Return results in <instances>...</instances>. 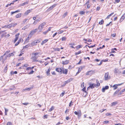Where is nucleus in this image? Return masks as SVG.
<instances>
[{"mask_svg":"<svg viewBox=\"0 0 125 125\" xmlns=\"http://www.w3.org/2000/svg\"><path fill=\"white\" fill-rule=\"evenodd\" d=\"M64 92H62V94H61L60 95V96H61L62 97L64 95Z\"/></svg>","mask_w":125,"mask_h":125,"instance_id":"obj_54","label":"nucleus"},{"mask_svg":"<svg viewBox=\"0 0 125 125\" xmlns=\"http://www.w3.org/2000/svg\"><path fill=\"white\" fill-rule=\"evenodd\" d=\"M17 73V72L16 71H15V72H13V71H11L10 72V73L12 75H13V74H16Z\"/></svg>","mask_w":125,"mask_h":125,"instance_id":"obj_27","label":"nucleus"},{"mask_svg":"<svg viewBox=\"0 0 125 125\" xmlns=\"http://www.w3.org/2000/svg\"><path fill=\"white\" fill-rule=\"evenodd\" d=\"M67 14V12H66L63 15V16L64 18Z\"/></svg>","mask_w":125,"mask_h":125,"instance_id":"obj_37","label":"nucleus"},{"mask_svg":"<svg viewBox=\"0 0 125 125\" xmlns=\"http://www.w3.org/2000/svg\"><path fill=\"white\" fill-rule=\"evenodd\" d=\"M84 83H82L81 85V87H83L84 86Z\"/></svg>","mask_w":125,"mask_h":125,"instance_id":"obj_51","label":"nucleus"},{"mask_svg":"<svg viewBox=\"0 0 125 125\" xmlns=\"http://www.w3.org/2000/svg\"><path fill=\"white\" fill-rule=\"evenodd\" d=\"M23 40L22 38H20L18 41L19 43L20 42H23Z\"/></svg>","mask_w":125,"mask_h":125,"instance_id":"obj_34","label":"nucleus"},{"mask_svg":"<svg viewBox=\"0 0 125 125\" xmlns=\"http://www.w3.org/2000/svg\"><path fill=\"white\" fill-rule=\"evenodd\" d=\"M104 22V21L103 20H102L101 21H100L99 22V23L100 24H103Z\"/></svg>","mask_w":125,"mask_h":125,"instance_id":"obj_38","label":"nucleus"},{"mask_svg":"<svg viewBox=\"0 0 125 125\" xmlns=\"http://www.w3.org/2000/svg\"><path fill=\"white\" fill-rule=\"evenodd\" d=\"M17 25V24L16 23H15L14 24L12 23L5 26L8 28H9L14 27L16 25Z\"/></svg>","mask_w":125,"mask_h":125,"instance_id":"obj_3","label":"nucleus"},{"mask_svg":"<svg viewBox=\"0 0 125 125\" xmlns=\"http://www.w3.org/2000/svg\"><path fill=\"white\" fill-rule=\"evenodd\" d=\"M82 46H83L82 45H78L76 47V49H78L82 47Z\"/></svg>","mask_w":125,"mask_h":125,"instance_id":"obj_28","label":"nucleus"},{"mask_svg":"<svg viewBox=\"0 0 125 125\" xmlns=\"http://www.w3.org/2000/svg\"><path fill=\"white\" fill-rule=\"evenodd\" d=\"M21 13H19L17 14L16 16V18H19L21 16Z\"/></svg>","mask_w":125,"mask_h":125,"instance_id":"obj_24","label":"nucleus"},{"mask_svg":"<svg viewBox=\"0 0 125 125\" xmlns=\"http://www.w3.org/2000/svg\"><path fill=\"white\" fill-rule=\"evenodd\" d=\"M3 56H1L0 57V61H1V60H3Z\"/></svg>","mask_w":125,"mask_h":125,"instance_id":"obj_60","label":"nucleus"},{"mask_svg":"<svg viewBox=\"0 0 125 125\" xmlns=\"http://www.w3.org/2000/svg\"><path fill=\"white\" fill-rule=\"evenodd\" d=\"M93 73V71L92 70H90L87 72L86 74V75H91Z\"/></svg>","mask_w":125,"mask_h":125,"instance_id":"obj_8","label":"nucleus"},{"mask_svg":"<svg viewBox=\"0 0 125 125\" xmlns=\"http://www.w3.org/2000/svg\"><path fill=\"white\" fill-rule=\"evenodd\" d=\"M81 70L80 69V68H79L78 71V72L76 73V74H78L80 72H81Z\"/></svg>","mask_w":125,"mask_h":125,"instance_id":"obj_53","label":"nucleus"},{"mask_svg":"<svg viewBox=\"0 0 125 125\" xmlns=\"http://www.w3.org/2000/svg\"><path fill=\"white\" fill-rule=\"evenodd\" d=\"M60 49L59 48H56L54 50L55 51H60Z\"/></svg>","mask_w":125,"mask_h":125,"instance_id":"obj_39","label":"nucleus"},{"mask_svg":"<svg viewBox=\"0 0 125 125\" xmlns=\"http://www.w3.org/2000/svg\"><path fill=\"white\" fill-rule=\"evenodd\" d=\"M5 31H0V34H1V38H2L4 37H5L6 36V34H7V33L6 32H5L4 33H3V32H4Z\"/></svg>","mask_w":125,"mask_h":125,"instance_id":"obj_2","label":"nucleus"},{"mask_svg":"<svg viewBox=\"0 0 125 125\" xmlns=\"http://www.w3.org/2000/svg\"><path fill=\"white\" fill-rule=\"evenodd\" d=\"M81 111L80 110L79 111V112L78 114L77 115L78 117H80L81 116Z\"/></svg>","mask_w":125,"mask_h":125,"instance_id":"obj_25","label":"nucleus"},{"mask_svg":"<svg viewBox=\"0 0 125 125\" xmlns=\"http://www.w3.org/2000/svg\"><path fill=\"white\" fill-rule=\"evenodd\" d=\"M31 10H28L24 14L25 15H27L30 12Z\"/></svg>","mask_w":125,"mask_h":125,"instance_id":"obj_23","label":"nucleus"},{"mask_svg":"<svg viewBox=\"0 0 125 125\" xmlns=\"http://www.w3.org/2000/svg\"><path fill=\"white\" fill-rule=\"evenodd\" d=\"M39 21V19H36L35 21L33 23V24L35 25H36L37 22L38 21Z\"/></svg>","mask_w":125,"mask_h":125,"instance_id":"obj_31","label":"nucleus"},{"mask_svg":"<svg viewBox=\"0 0 125 125\" xmlns=\"http://www.w3.org/2000/svg\"><path fill=\"white\" fill-rule=\"evenodd\" d=\"M106 115L107 116H108V115H112L111 114L109 113H107L106 114Z\"/></svg>","mask_w":125,"mask_h":125,"instance_id":"obj_56","label":"nucleus"},{"mask_svg":"<svg viewBox=\"0 0 125 125\" xmlns=\"http://www.w3.org/2000/svg\"><path fill=\"white\" fill-rule=\"evenodd\" d=\"M28 2H25L24 3H22V4H21V6H23L24 5H25V4H28Z\"/></svg>","mask_w":125,"mask_h":125,"instance_id":"obj_44","label":"nucleus"},{"mask_svg":"<svg viewBox=\"0 0 125 125\" xmlns=\"http://www.w3.org/2000/svg\"><path fill=\"white\" fill-rule=\"evenodd\" d=\"M86 88L85 87L83 88L82 89V90L84 92H86V91H85Z\"/></svg>","mask_w":125,"mask_h":125,"instance_id":"obj_46","label":"nucleus"},{"mask_svg":"<svg viewBox=\"0 0 125 125\" xmlns=\"http://www.w3.org/2000/svg\"><path fill=\"white\" fill-rule=\"evenodd\" d=\"M18 38V37H15V39L14 40V43H15L16 42Z\"/></svg>","mask_w":125,"mask_h":125,"instance_id":"obj_33","label":"nucleus"},{"mask_svg":"<svg viewBox=\"0 0 125 125\" xmlns=\"http://www.w3.org/2000/svg\"><path fill=\"white\" fill-rule=\"evenodd\" d=\"M54 109V107L53 106H52L51 108H50L49 110V112H51L52 111V110H53Z\"/></svg>","mask_w":125,"mask_h":125,"instance_id":"obj_36","label":"nucleus"},{"mask_svg":"<svg viewBox=\"0 0 125 125\" xmlns=\"http://www.w3.org/2000/svg\"><path fill=\"white\" fill-rule=\"evenodd\" d=\"M7 125H12V123L11 122H8Z\"/></svg>","mask_w":125,"mask_h":125,"instance_id":"obj_49","label":"nucleus"},{"mask_svg":"<svg viewBox=\"0 0 125 125\" xmlns=\"http://www.w3.org/2000/svg\"><path fill=\"white\" fill-rule=\"evenodd\" d=\"M66 38L65 37H62V41H63V40L65 41L66 40Z\"/></svg>","mask_w":125,"mask_h":125,"instance_id":"obj_47","label":"nucleus"},{"mask_svg":"<svg viewBox=\"0 0 125 125\" xmlns=\"http://www.w3.org/2000/svg\"><path fill=\"white\" fill-rule=\"evenodd\" d=\"M33 87H30V88L26 89L25 90H27L28 91H30V90Z\"/></svg>","mask_w":125,"mask_h":125,"instance_id":"obj_43","label":"nucleus"},{"mask_svg":"<svg viewBox=\"0 0 125 125\" xmlns=\"http://www.w3.org/2000/svg\"><path fill=\"white\" fill-rule=\"evenodd\" d=\"M125 18V13L123 14L122 16L121 17V18L120 21V22H122V21H123L124 19Z\"/></svg>","mask_w":125,"mask_h":125,"instance_id":"obj_13","label":"nucleus"},{"mask_svg":"<svg viewBox=\"0 0 125 125\" xmlns=\"http://www.w3.org/2000/svg\"><path fill=\"white\" fill-rule=\"evenodd\" d=\"M56 70L58 72H61L62 71V69L60 68H57L56 69Z\"/></svg>","mask_w":125,"mask_h":125,"instance_id":"obj_19","label":"nucleus"},{"mask_svg":"<svg viewBox=\"0 0 125 125\" xmlns=\"http://www.w3.org/2000/svg\"><path fill=\"white\" fill-rule=\"evenodd\" d=\"M123 84V83H120V84H115L113 85V86H112L113 87H114V90H115L117 88V86H118L120 85Z\"/></svg>","mask_w":125,"mask_h":125,"instance_id":"obj_6","label":"nucleus"},{"mask_svg":"<svg viewBox=\"0 0 125 125\" xmlns=\"http://www.w3.org/2000/svg\"><path fill=\"white\" fill-rule=\"evenodd\" d=\"M48 116L47 115H44L43 116V118L44 119L47 118V117Z\"/></svg>","mask_w":125,"mask_h":125,"instance_id":"obj_40","label":"nucleus"},{"mask_svg":"<svg viewBox=\"0 0 125 125\" xmlns=\"http://www.w3.org/2000/svg\"><path fill=\"white\" fill-rule=\"evenodd\" d=\"M15 53V52H14L10 53H9L8 54L9 57H10L11 56H12L14 55L13 53Z\"/></svg>","mask_w":125,"mask_h":125,"instance_id":"obj_21","label":"nucleus"},{"mask_svg":"<svg viewBox=\"0 0 125 125\" xmlns=\"http://www.w3.org/2000/svg\"><path fill=\"white\" fill-rule=\"evenodd\" d=\"M46 23L45 22H43L39 25L38 28L39 32H40L42 31L43 28L46 25Z\"/></svg>","mask_w":125,"mask_h":125,"instance_id":"obj_1","label":"nucleus"},{"mask_svg":"<svg viewBox=\"0 0 125 125\" xmlns=\"http://www.w3.org/2000/svg\"><path fill=\"white\" fill-rule=\"evenodd\" d=\"M85 12L83 11H80L79 12V14L81 15L84 14L85 13Z\"/></svg>","mask_w":125,"mask_h":125,"instance_id":"obj_41","label":"nucleus"},{"mask_svg":"<svg viewBox=\"0 0 125 125\" xmlns=\"http://www.w3.org/2000/svg\"><path fill=\"white\" fill-rule=\"evenodd\" d=\"M117 102L116 101L115 102L112 103V106H115L117 104Z\"/></svg>","mask_w":125,"mask_h":125,"instance_id":"obj_26","label":"nucleus"},{"mask_svg":"<svg viewBox=\"0 0 125 125\" xmlns=\"http://www.w3.org/2000/svg\"><path fill=\"white\" fill-rule=\"evenodd\" d=\"M81 51H79L78 52H75V55H78L81 53Z\"/></svg>","mask_w":125,"mask_h":125,"instance_id":"obj_32","label":"nucleus"},{"mask_svg":"<svg viewBox=\"0 0 125 125\" xmlns=\"http://www.w3.org/2000/svg\"><path fill=\"white\" fill-rule=\"evenodd\" d=\"M109 73L107 72L105 73L104 75V80L106 81L109 79Z\"/></svg>","mask_w":125,"mask_h":125,"instance_id":"obj_5","label":"nucleus"},{"mask_svg":"<svg viewBox=\"0 0 125 125\" xmlns=\"http://www.w3.org/2000/svg\"><path fill=\"white\" fill-rule=\"evenodd\" d=\"M52 28L51 27H49L48 29L46 31H44L43 32V33L44 34V35H46V34L48 33L49 31H50L51 30V29Z\"/></svg>","mask_w":125,"mask_h":125,"instance_id":"obj_10","label":"nucleus"},{"mask_svg":"<svg viewBox=\"0 0 125 125\" xmlns=\"http://www.w3.org/2000/svg\"><path fill=\"white\" fill-rule=\"evenodd\" d=\"M114 13L113 12L109 14V15H108L106 17V19H108L110 18V17L112 16L114 14Z\"/></svg>","mask_w":125,"mask_h":125,"instance_id":"obj_22","label":"nucleus"},{"mask_svg":"<svg viewBox=\"0 0 125 125\" xmlns=\"http://www.w3.org/2000/svg\"><path fill=\"white\" fill-rule=\"evenodd\" d=\"M39 40H36L33 41L31 43V44L32 46H34L36 45L37 43L39 42Z\"/></svg>","mask_w":125,"mask_h":125,"instance_id":"obj_4","label":"nucleus"},{"mask_svg":"<svg viewBox=\"0 0 125 125\" xmlns=\"http://www.w3.org/2000/svg\"><path fill=\"white\" fill-rule=\"evenodd\" d=\"M50 71H47V72H46V73L47 75H48L50 74Z\"/></svg>","mask_w":125,"mask_h":125,"instance_id":"obj_64","label":"nucleus"},{"mask_svg":"<svg viewBox=\"0 0 125 125\" xmlns=\"http://www.w3.org/2000/svg\"><path fill=\"white\" fill-rule=\"evenodd\" d=\"M37 57L35 56L32 57L31 58V59L33 60L34 61L38 62V60L37 59Z\"/></svg>","mask_w":125,"mask_h":125,"instance_id":"obj_11","label":"nucleus"},{"mask_svg":"<svg viewBox=\"0 0 125 125\" xmlns=\"http://www.w3.org/2000/svg\"><path fill=\"white\" fill-rule=\"evenodd\" d=\"M15 88L14 86H13L12 88H10L9 89L10 90H15Z\"/></svg>","mask_w":125,"mask_h":125,"instance_id":"obj_42","label":"nucleus"},{"mask_svg":"<svg viewBox=\"0 0 125 125\" xmlns=\"http://www.w3.org/2000/svg\"><path fill=\"white\" fill-rule=\"evenodd\" d=\"M4 109L5 110V114L6 115H7V112L8 111V109H6L5 107L4 108Z\"/></svg>","mask_w":125,"mask_h":125,"instance_id":"obj_29","label":"nucleus"},{"mask_svg":"<svg viewBox=\"0 0 125 125\" xmlns=\"http://www.w3.org/2000/svg\"><path fill=\"white\" fill-rule=\"evenodd\" d=\"M28 65H29L28 64H24L23 67H27L28 66ZM22 67H23V66H22Z\"/></svg>","mask_w":125,"mask_h":125,"instance_id":"obj_61","label":"nucleus"},{"mask_svg":"<svg viewBox=\"0 0 125 125\" xmlns=\"http://www.w3.org/2000/svg\"><path fill=\"white\" fill-rule=\"evenodd\" d=\"M19 43H20L18 41V42L15 44V46H17Z\"/></svg>","mask_w":125,"mask_h":125,"instance_id":"obj_62","label":"nucleus"},{"mask_svg":"<svg viewBox=\"0 0 125 125\" xmlns=\"http://www.w3.org/2000/svg\"><path fill=\"white\" fill-rule=\"evenodd\" d=\"M22 104L24 105H26L27 104H29V103H23Z\"/></svg>","mask_w":125,"mask_h":125,"instance_id":"obj_63","label":"nucleus"},{"mask_svg":"<svg viewBox=\"0 0 125 125\" xmlns=\"http://www.w3.org/2000/svg\"><path fill=\"white\" fill-rule=\"evenodd\" d=\"M28 19H24L23 21V23H24L26 22V21Z\"/></svg>","mask_w":125,"mask_h":125,"instance_id":"obj_52","label":"nucleus"},{"mask_svg":"<svg viewBox=\"0 0 125 125\" xmlns=\"http://www.w3.org/2000/svg\"><path fill=\"white\" fill-rule=\"evenodd\" d=\"M103 62H107L108 61V59H105V60H102Z\"/></svg>","mask_w":125,"mask_h":125,"instance_id":"obj_59","label":"nucleus"},{"mask_svg":"<svg viewBox=\"0 0 125 125\" xmlns=\"http://www.w3.org/2000/svg\"><path fill=\"white\" fill-rule=\"evenodd\" d=\"M56 4H54L52 5V6L50 7L48 9L47 11H49L51 10H52L53 8L55 7L56 6Z\"/></svg>","mask_w":125,"mask_h":125,"instance_id":"obj_7","label":"nucleus"},{"mask_svg":"<svg viewBox=\"0 0 125 125\" xmlns=\"http://www.w3.org/2000/svg\"><path fill=\"white\" fill-rule=\"evenodd\" d=\"M31 69V67H27L26 69V70H29L30 69Z\"/></svg>","mask_w":125,"mask_h":125,"instance_id":"obj_58","label":"nucleus"},{"mask_svg":"<svg viewBox=\"0 0 125 125\" xmlns=\"http://www.w3.org/2000/svg\"><path fill=\"white\" fill-rule=\"evenodd\" d=\"M73 105V102L72 101H71L70 102L69 104V106H71L72 105Z\"/></svg>","mask_w":125,"mask_h":125,"instance_id":"obj_48","label":"nucleus"},{"mask_svg":"<svg viewBox=\"0 0 125 125\" xmlns=\"http://www.w3.org/2000/svg\"><path fill=\"white\" fill-rule=\"evenodd\" d=\"M34 72V71L33 70H32L29 73H28L29 74H31L33 73Z\"/></svg>","mask_w":125,"mask_h":125,"instance_id":"obj_57","label":"nucleus"},{"mask_svg":"<svg viewBox=\"0 0 125 125\" xmlns=\"http://www.w3.org/2000/svg\"><path fill=\"white\" fill-rule=\"evenodd\" d=\"M31 37L30 35L29 34L27 38L26 39V41H25V42H28V41L29 39L30 38H31Z\"/></svg>","mask_w":125,"mask_h":125,"instance_id":"obj_20","label":"nucleus"},{"mask_svg":"<svg viewBox=\"0 0 125 125\" xmlns=\"http://www.w3.org/2000/svg\"><path fill=\"white\" fill-rule=\"evenodd\" d=\"M48 41V40L47 39H45L44 41H43L41 42V45H42L44 44L45 43Z\"/></svg>","mask_w":125,"mask_h":125,"instance_id":"obj_18","label":"nucleus"},{"mask_svg":"<svg viewBox=\"0 0 125 125\" xmlns=\"http://www.w3.org/2000/svg\"><path fill=\"white\" fill-rule=\"evenodd\" d=\"M33 54H34V55L35 56H36L38 54H41L40 52H36L34 53H33Z\"/></svg>","mask_w":125,"mask_h":125,"instance_id":"obj_35","label":"nucleus"},{"mask_svg":"<svg viewBox=\"0 0 125 125\" xmlns=\"http://www.w3.org/2000/svg\"><path fill=\"white\" fill-rule=\"evenodd\" d=\"M79 111H78V112L76 111H75L74 113L75 115H77L79 113Z\"/></svg>","mask_w":125,"mask_h":125,"instance_id":"obj_55","label":"nucleus"},{"mask_svg":"<svg viewBox=\"0 0 125 125\" xmlns=\"http://www.w3.org/2000/svg\"><path fill=\"white\" fill-rule=\"evenodd\" d=\"M62 73L65 74H67V73L68 70L67 69H65L62 70Z\"/></svg>","mask_w":125,"mask_h":125,"instance_id":"obj_15","label":"nucleus"},{"mask_svg":"<svg viewBox=\"0 0 125 125\" xmlns=\"http://www.w3.org/2000/svg\"><path fill=\"white\" fill-rule=\"evenodd\" d=\"M114 73H121L119 70L117 68H115V69Z\"/></svg>","mask_w":125,"mask_h":125,"instance_id":"obj_16","label":"nucleus"},{"mask_svg":"<svg viewBox=\"0 0 125 125\" xmlns=\"http://www.w3.org/2000/svg\"><path fill=\"white\" fill-rule=\"evenodd\" d=\"M90 87L91 89L94 88L95 87H96V85L95 83L90 84Z\"/></svg>","mask_w":125,"mask_h":125,"instance_id":"obj_12","label":"nucleus"},{"mask_svg":"<svg viewBox=\"0 0 125 125\" xmlns=\"http://www.w3.org/2000/svg\"><path fill=\"white\" fill-rule=\"evenodd\" d=\"M69 62L68 60H66L64 61H62V64L63 65H66L68 64Z\"/></svg>","mask_w":125,"mask_h":125,"instance_id":"obj_17","label":"nucleus"},{"mask_svg":"<svg viewBox=\"0 0 125 125\" xmlns=\"http://www.w3.org/2000/svg\"><path fill=\"white\" fill-rule=\"evenodd\" d=\"M96 82L97 84L96 85V86H98L100 85V83H99V82L97 80H96Z\"/></svg>","mask_w":125,"mask_h":125,"instance_id":"obj_30","label":"nucleus"},{"mask_svg":"<svg viewBox=\"0 0 125 125\" xmlns=\"http://www.w3.org/2000/svg\"><path fill=\"white\" fill-rule=\"evenodd\" d=\"M34 34V32H33L32 31L29 34L32 36Z\"/></svg>","mask_w":125,"mask_h":125,"instance_id":"obj_45","label":"nucleus"},{"mask_svg":"<svg viewBox=\"0 0 125 125\" xmlns=\"http://www.w3.org/2000/svg\"><path fill=\"white\" fill-rule=\"evenodd\" d=\"M72 80V78H70V79L68 80L67 81H65L64 82V85H65L67 83H70L71 81Z\"/></svg>","mask_w":125,"mask_h":125,"instance_id":"obj_14","label":"nucleus"},{"mask_svg":"<svg viewBox=\"0 0 125 125\" xmlns=\"http://www.w3.org/2000/svg\"><path fill=\"white\" fill-rule=\"evenodd\" d=\"M125 91V88L123 90H122V91H121L120 92V94H122V93L124 92V91Z\"/></svg>","mask_w":125,"mask_h":125,"instance_id":"obj_50","label":"nucleus"},{"mask_svg":"<svg viewBox=\"0 0 125 125\" xmlns=\"http://www.w3.org/2000/svg\"><path fill=\"white\" fill-rule=\"evenodd\" d=\"M109 87L107 85L105 86V87L103 88L102 89V92H104L105 90L108 89H109Z\"/></svg>","mask_w":125,"mask_h":125,"instance_id":"obj_9","label":"nucleus"}]
</instances>
